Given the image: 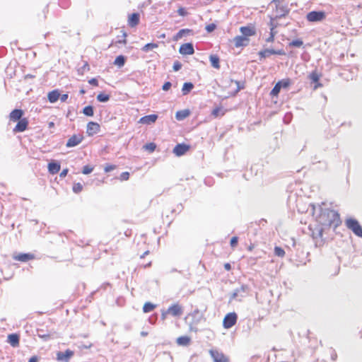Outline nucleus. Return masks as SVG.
Instances as JSON below:
<instances>
[{
	"label": "nucleus",
	"instance_id": "54",
	"mask_svg": "<svg viewBox=\"0 0 362 362\" xmlns=\"http://www.w3.org/2000/svg\"><path fill=\"white\" fill-rule=\"evenodd\" d=\"M69 172L67 168L64 169L59 174L60 177H65Z\"/></svg>",
	"mask_w": 362,
	"mask_h": 362
},
{
	"label": "nucleus",
	"instance_id": "21",
	"mask_svg": "<svg viewBox=\"0 0 362 362\" xmlns=\"http://www.w3.org/2000/svg\"><path fill=\"white\" fill-rule=\"evenodd\" d=\"M74 355V351L69 349L64 352L59 351L57 354L58 361H68Z\"/></svg>",
	"mask_w": 362,
	"mask_h": 362
},
{
	"label": "nucleus",
	"instance_id": "27",
	"mask_svg": "<svg viewBox=\"0 0 362 362\" xmlns=\"http://www.w3.org/2000/svg\"><path fill=\"white\" fill-rule=\"evenodd\" d=\"M209 60L211 64V66L214 68H215L216 69H220V59L217 55H215V54L210 55Z\"/></svg>",
	"mask_w": 362,
	"mask_h": 362
},
{
	"label": "nucleus",
	"instance_id": "30",
	"mask_svg": "<svg viewBox=\"0 0 362 362\" xmlns=\"http://www.w3.org/2000/svg\"><path fill=\"white\" fill-rule=\"evenodd\" d=\"M156 305L151 302H146L143 306L144 313H150L156 308Z\"/></svg>",
	"mask_w": 362,
	"mask_h": 362
},
{
	"label": "nucleus",
	"instance_id": "52",
	"mask_svg": "<svg viewBox=\"0 0 362 362\" xmlns=\"http://www.w3.org/2000/svg\"><path fill=\"white\" fill-rule=\"evenodd\" d=\"M88 83L93 86H98V81L96 78H93L88 81Z\"/></svg>",
	"mask_w": 362,
	"mask_h": 362
},
{
	"label": "nucleus",
	"instance_id": "38",
	"mask_svg": "<svg viewBox=\"0 0 362 362\" xmlns=\"http://www.w3.org/2000/svg\"><path fill=\"white\" fill-rule=\"evenodd\" d=\"M274 254L278 257H284L286 253L285 251L281 247L276 246L274 247Z\"/></svg>",
	"mask_w": 362,
	"mask_h": 362
},
{
	"label": "nucleus",
	"instance_id": "14",
	"mask_svg": "<svg viewBox=\"0 0 362 362\" xmlns=\"http://www.w3.org/2000/svg\"><path fill=\"white\" fill-rule=\"evenodd\" d=\"M179 52L182 55H191L194 53L193 45L192 43L182 44L179 49Z\"/></svg>",
	"mask_w": 362,
	"mask_h": 362
},
{
	"label": "nucleus",
	"instance_id": "22",
	"mask_svg": "<svg viewBox=\"0 0 362 362\" xmlns=\"http://www.w3.org/2000/svg\"><path fill=\"white\" fill-rule=\"evenodd\" d=\"M259 54L262 57H267L272 54L283 55V54H284V52L282 49L274 50V49H266L260 51Z\"/></svg>",
	"mask_w": 362,
	"mask_h": 362
},
{
	"label": "nucleus",
	"instance_id": "57",
	"mask_svg": "<svg viewBox=\"0 0 362 362\" xmlns=\"http://www.w3.org/2000/svg\"><path fill=\"white\" fill-rule=\"evenodd\" d=\"M38 361V357L37 356H33L31 358H30L28 362H37Z\"/></svg>",
	"mask_w": 362,
	"mask_h": 362
},
{
	"label": "nucleus",
	"instance_id": "63",
	"mask_svg": "<svg viewBox=\"0 0 362 362\" xmlns=\"http://www.w3.org/2000/svg\"><path fill=\"white\" fill-rule=\"evenodd\" d=\"M80 93H81V94H83V93H85V90H80Z\"/></svg>",
	"mask_w": 362,
	"mask_h": 362
},
{
	"label": "nucleus",
	"instance_id": "35",
	"mask_svg": "<svg viewBox=\"0 0 362 362\" xmlns=\"http://www.w3.org/2000/svg\"><path fill=\"white\" fill-rule=\"evenodd\" d=\"M143 148L148 152L153 153L156 148V144L153 142L148 143L145 144Z\"/></svg>",
	"mask_w": 362,
	"mask_h": 362
},
{
	"label": "nucleus",
	"instance_id": "50",
	"mask_svg": "<svg viewBox=\"0 0 362 362\" xmlns=\"http://www.w3.org/2000/svg\"><path fill=\"white\" fill-rule=\"evenodd\" d=\"M170 87H171V83L169 81L165 82L163 86V90L165 91H167L170 88Z\"/></svg>",
	"mask_w": 362,
	"mask_h": 362
},
{
	"label": "nucleus",
	"instance_id": "41",
	"mask_svg": "<svg viewBox=\"0 0 362 362\" xmlns=\"http://www.w3.org/2000/svg\"><path fill=\"white\" fill-rule=\"evenodd\" d=\"M303 42L301 40L297 39V40H294L292 42H291L289 43V46L290 47H301L303 45Z\"/></svg>",
	"mask_w": 362,
	"mask_h": 362
},
{
	"label": "nucleus",
	"instance_id": "32",
	"mask_svg": "<svg viewBox=\"0 0 362 362\" xmlns=\"http://www.w3.org/2000/svg\"><path fill=\"white\" fill-rule=\"evenodd\" d=\"M193 87L194 86L192 83H185L182 88V94L187 95L192 90Z\"/></svg>",
	"mask_w": 362,
	"mask_h": 362
},
{
	"label": "nucleus",
	"instance_id": "62",
	"mask_svg": "<svg viewBox=\"0 0 362 362\" xmlns=\"http://www.w3.org/2000/svg\"><path fill=\"white\" fill-rule=\"evenodd\" d=\"M254 248V245H251L248 247V250L252 251Z\"/></svg>",
	"mask_w": 362,
	"mask_h": 362
},
{
	"label": "nucleus",
	"instance_id": "51",
	"mask_svg": "<svg viewBox=\"0 0 362 362\" xmlns=\"http://www.w3.org/2000/svg\"><path fill=\"white\" fill-rule=\"evenodd\" d=\"M215 28H216V25L214 23L209 24V25H206V30L208 32H212Z\"/></svg>",
	"mask_w": 362,
	"mask_h": 362
},
{
	"label": "nucleus",
	"instance_id": "26",
	"mask_svg": "<svg viewBox=\"0 0 362 362\" xmlns=\"http://www.w3.org/2000/svg\"><path fill=\"white\" fill-rule=\"evenodd\" d=\"M189 115H190V111L188 109L179 110L175 114V118L178 121H181V120H183L184 119L187 118V117H189Z\"/></svg>",
	"mask_w": 362,
	"mask_h": 362
},
{
	"label": "nucleus",
	"instance_id": "61",
	"mask_svg": "<svg viewBox=\"0 0 362 362\" xmlns=\"http://www.w3.org/2000/svg\"><path fill=\"white\" fill-rule=\"evenodd\" d=\"M48 126L49 128H52L54 127V123L53 122H49Z\"/></svg>",
	"mask_w": 362,
	"mask_h": 362
},
{
	"label": "nucleus",
	"instance_id": "8",
	"mask_svg": "<svg viewBox=\"0 0 362 362\" xmlns=\"http://www.w3.org/2000/svg\"><path fill=\"white\" fill-rule=\"evenodd\" d=\"M13 259L21 262H27L35 259V256L33 253H18L13 255Z\"/></svg>",
	"mask_w": 362,
	"mask_h": 362
},
{
	"label": "nucleus",
	"instance_id": "16",
	"mask_svg": "<svg viewBox=\"0 0 362 362\" xmlns=\"http://www.w3.org/2000/svg\"><path fill=\"white\" fill-rule=\"evenodd\" d=\"M24 115V112L21 109H15L9 114V120L13 122H16L21 119Z\"/></svg>",
	"mask_w": 362,
	"mask_h": 362
},
{
	"label": "nucleus",
	"instance_id": "15",
	"mask_svg": "<svg viewBox=\"0 0 362 362\" xmlns=\"http://www.w3.org/2000/svg\"><path fill=\"white\" fill-rule=\"evenodd\" d=\"M233 41L235 47H240L248 45L250 39H247L243 35H237L233 38Z\"/></svg>",
	"mask_w": 362,
	"mask_h": 362
},
{
	"label": "nucleus",
	"instance_id": "25",
	"mask_svg": "<svg viewBox=\"0 0 362 362\" xmlns=\"http://www.w3.org/2000/svg\"><path fill=\"white\" fill-rule=\"evenodd\" d=\"M60 165L57 162H50L48 164V170L50 174L54 175L60 170Z\"/></svg>",
	"mask_w": 362,
	"mask_h": 362
},
{
	"label": "nucleus",
	"instance_id": "43",
	"mask_svg": "<svg viewBox=\"0 0 362 362\" xmlns=\"http://www.w3.org/2000/svg\"><path fill=\"white\" fill-rule=\"evenodd\" d=\"M93 170V167H92L89 165H87L83 166V170H82V173L84 175H88V174H90V173H92Z\"/></svg>",
	"mask_w": 362,
	"mask_h": 362
},
{
	"label": "nucleus",
	"instance_id": "18",
	"mask_svg": "<svg viewBox=\"0 0 362 362\" xmlns=\"http://www.w3.org/2000/svg\"><path fill=\"white\" fill-rule=\"evenodd\" d=\"M100 131V125L94 122H90L87 124L86 133L88 136H93Z\"/></svg>",
	"mask_w": 362,
	"mask_h": 362
},
{
	"label": "nucleus",
	"instance_id": "10",
	"mask_svg": "<svg viewBox=\"0 0 362 362\" xmlns=\"http://www.w3.org/2000/svg\"><path fill=\"white\" fill-rule=\"evenodd\" d=\"M83 136L81 134L72 135L66 142V147H74L78 145L83 139Z\"/></svg>",
	"mask_w": 362,
	"mask_h": 362
},
{
	"label": "nucleus",
	"instance_id": "60",
	"mask_svg": "<svg viewBox=\"0 0 362 362\" xmlns=\"http://www.w3.org/2000/svg\"><path fill=\"white\" fill-rule=\"evenodd\" d=\"M284 0H272V2L276 4V6H279L281 2H283Z\"/></svg>",
	"mask_w": 362,
	"mask_h": 362
},
{
	"label": "nucleus",
	"instance_id": "9",
	"mask_svg": "<svg viewBox=\"0 0 362 362\" xmlns=\"http://www.w3.org/2000/svg\"><path fill=\"white\" fill-rule=\"evenodd\" d=\"M190 149V146L185 144H178L173 148V153L177 156L185 154Z\"/></svg>",
	"mask_w": 362,
	"mask_h": 362
},
{
	"label": "nucleus",
	"instance_id": "59",
	"mask_svg": "<svg viewBox=\"0 0 362 362\" xmlns=\"http://www.w3.org/2000/svg\"><path fill=\"white\" fill-rule=\"evenodd\" d=\"M82 69L83 71H88L90 69L88 64L86 62L83 66Z\"/></svg>",
	"mask_w": 362,
	"mask_h": 362
},
{
	"label": "nucleus",
	"instance_id": "36",
	"mask_svg": "<svg viewBox=\"0 0 362 362\" xmlns=\"http://www.w3.org/2000/svg\"><path fill=\"white\" fill-rule=\"evenodd\" d=\"M83 113L86 116H93L94 113L93 107L91 105L86 106L83 110Z\"/></svg>",
	"mask_w": 362,
	"mask_h": 362
},
{
	"label": "nucleus",
	"instance_id": "2",
	"mask_svg": "<svg viewBox=\"0 0 362 362\" xmlns=\"http://www.w3.org/2000/svg\"><path fill=\"white\" fill-rule=\"evenodd\" d=\"M345 225L351 230L356 235L362 237V227L358 221L353 218H349L345 221Z\"/></svg>",
	"mask_w": 362,
	"mask_h": 362
},
{
	"label": "nucleus",
	"instance_id": "29",
	"mask_svg": "<svg viewBox=\"0 0 362 362\" xmlns=\"http://www.w3.org/2000/svg\"><path fill=\"white\" fill-rule=\"evenodd\" d=\"M190 342V338L187 336H182L177 339V343L181 346H187Z\"/></svg>",
	"mask_w": 362,
	"mask_h": 362
},
{
	"label": "nucleus",
	"instance_id": "53",
	"mask_svg": "<svg viewBox=\"0 0 362 362\" xmlns=\"http://www.w3.org/2000/svg\"><path fill=\"white\" fill-rule=\"evenodd\" d=\"M168 315H170L168 310H163L161 313V319L163 320H165L166 319Z\"/></svg>",
	"mask_w": 362,
	"mask_h": 362
},
{
	"label": "nucleus",
	"instance_id": "55",
	"mask_svg": "<svg viewBox=\"0 0 362 362\" xmlns=\"http://www.w3.org/2000/svg\"><path fill=\"white\" fill-rule=\"evenodd\" d=\"M68 98H69L68 94H63V95L60 94L59 99L61 100L62 102H65V101H66Z\"/></svg>",
	"mask_w": 362,
	"mask_h": 362
},
{
	"label": "nucleus",
	"instance_id": "33",
	"mask_svg": "<svg viewBox=\"0 0 362 362\" xmlns=\"http://www.w3.org/2000/svg\"><path fill=\"white\" fill-rule=\"evenodd\" d=\"M125 62L126 58L122 55H119L117 57L116 59H115V64H116L119 67H122L125 64Z\"/></svg>",
	"mask_w": 362,
	"mask_h": 362
},
{
	"label": "nucleus",
	"instance_id": "58",
	"mask_svg": "<svg viewBox=\"0 0 362 362\" xmlns=\"http://www.w3.org/2000/svg\"><path fill=\"white\" fill-rule=\"evenodd\" d=\"M224 268L227 271H230L231 269V265L230 263H225L224 264Z\"/></svg>",
	"mask_w": 362,
	"mask_h": 362
},
{
	"label": "nucleus",
	"instance_id": "11",
	"mask_svg": "<svg viewBox=\"0 0 362 362\" xmlns=\"http://www.w3.org/2000/svg\"><path fill=\"white\" fill-rule=\"evenodd\" d=\"M17 122H18V123L16 124V127L13 129V132L14 133L23 132L28 129V119L27 118L23 117Z\"/></svg>",
	"mask_w": 362,
	"mask_h": 362
},
{
	"label": "nucleus",
	"instance_id": "24",
	"mask_svg": "<svg viewBox=\"0 0 362 362\" xmlns=\"http://www.w3.org/2000/svg\"><path fill=\"white\" fill-rule=\"evenodd\" d=\"M59 97L60 93L57 89L53 90L47 93V99L51 103L57 102L59 99Z\"/></svg>",
	"mask_w": 362,
	"mask_h": 362
},
{
	"label": "nucleus",
	"instance_id": "7",
	"mask_svg": "<svg viewBox=\"0 0 362 362\" xmlns=\"http://www.w3.org/2000/svg\"><path fill=\"white\" fill-rule=\"evenodd\" d=\"M209 354L214 362H229L228 358L218 350L211 349Z\"/></svg>",
	"mask_w": 362,
	"mask_h": 362
},
{
	"label": "nucleus",
	"instance_id": "28",
	"mask_svg": "<svg viewBox=\"0 0 362 362\" xmlns=\"http://www.w3.org/2000/svg\"><path fill=\"white\" fill-rule=\"evenodd\" d=\"M225 113L226 110L221 106L215 107L211 112V115L214 117L223 116Z\"/></svg>",
	"mask_w": 362,
	"mask_h": 362
},
{
	"label": "nucleus",
	"instance_id": "31",
	"mask_svg": "<svg viewBox=\"0 0 362 362\" xmlns=\"http://www.w3.org/2000/svg\"><path fill=\"white\" fill-rule=\"evenodd\" d=\"M229 83H230V86L233 83L236 86V88L234 90V91H233L231 93H228V96H233L239 92V90L242 88V87L240 86V83L237 81L230 80Z\"/></svg>",
	"mask_w": 362,
	"mask_h": 362
},
{
	"label": "nucleus",
	"instance_id": "19",
	"mask_svg": "<svg viewBox=\"0 0 362 362\" xmlns=\"http://www.w3.org/2000/svg\"><path fill=\"white\" fill-rule=\"evenodd\" d=\"M7 342L13 347H18L20 344V336L18 334H10L7 337Z\"/></svg>",
	"mask_w": 362,
	"mask_h": 362
},
{
	"label": "nucleus",
	"instance_id": "45",
	"mask_svg": "<svg viewBox=\"0 0 362 362\" xmlns=\"http://www.w3.org/2000/svg\"><path fill=\"white\" fill-rule=\"evenodd\" d=\"M190 32H191V30H189V29H182L177 33L176 37H177V38H181L184 34L189 33Z\"/></svg>",
	"mask_w": 362,
	"mask_h": 362
},
{
	"label": "nucleus",
	"instance_id": "6",
	"mask_svg": "<svg viewBox=\"0 0 362 362\" xmlns=\"http://www.w3.org/2000/svg\"><path fill=\"white\" fill-rule=\"evenodd\" d=\"M240 31L243 37L250 39V37L256 35L255 26L252 24L240 28Z\"/></svg>",
	"mask_w": 362,
	"mask_h": 362
},
{
	"label": "nucleus",
	"instance_id": "1",
	"mask_svg": "<svg viewBox=\"0 0 362 362\" xmlns=\"http://www.w3.org/2000/svg\"><path fill=\"white\" fill-rule=\"evenodd\" d=\"M318 221L322 226L334 229H336L341 223L339 214L336 211L328 209L321 211Z\"/></svg>",
	"mask_w": 362,
	"mask_h": 362
},
{
	"label": "nucleus",
	"instance_id": "34",
	"mask_svg": "<svg viewBox=\"0 0 362 362\" xmlns=\"http://www.w3.org/2000/svg\"><path fill=\"white\" fill-rule=\"evenodd\" d=\"M281 89V87L280 83L277 82L276 83V85L274 86V87L273 88V89L271 90L270 95L272 96L277 97Z\"/></svg>",
	"mask_w": 362,
	"mask_h": 362
},
{
	"label": "nucleus",
	"instance_id": "12",
	"mask_svg": "<svg viewBox=\"0 0 362 362\" xmlns=\"http://www.w3.org/2000/svg\"><path fill=\"white\" fill-rule=\"evenodd\" d=\"M168 310L169 314L173 317H180L183 313V308L178 303L173 304L168 308Z\"/></svg>",
	"mask_w": 362,
	"mask_h": 362
},
{
	"label": "nucleus",
	"instance_id": "44",
	"mask_svg": "<svg viewBox=\"0 0 362 362\" xmlns=\"http://www.w3.org/2000/svg\"><path fill=\"white\" fill-rule=\"evenodd\" d=\"M312 236H313V238H322V236H323V228H320L318 230L317 233L313 232Z\"/></svg>",
	"mask_w": 362,
	"mask_h": 362
},
{
	"label": "nucleus",
	"instance_id": "5",
	"mask_svg": "<svg viewBox=\"0 0 362 362\" xmlns=\"http://www.w3.org/2000/svg\"><path fill=\"white\" fill-rule=\"evenodd\" d=\"M187 318L191 320L190 322H189L190 330L196 332L197 330V325L201 320V316L199 315L197 312H194L192 313H189L187 315Z\"/></svg>",
	"mask_w": 362,
	"mask_h": 362
},
{
	"label": "nucleus",
	"instance_id": "47",
	"mask_svg": "<svg viewBox=\"0 0 362 362\" xmlns=\"http://www.w3.org/2000/svg\"><path fill=\"white\" fill-rule=\"evenodd\" d=\"M238 238L236 236H234L230 240V246L232 247H235L238 245Z\"/></svg>",
	"mask_w": 362,
	"mask_h": 362
},
{
	"label": "nucleus",
	"instance_id": "4",
	"mask_svg": "<svg viewBox=\"0 0 362 362\" xmlns=\"http://www.w3.org/2000/svg\"><path fill=\"white\" fill-rule=\"evenodd\" d=\"M326 18L325 12L320 11H310L306 15V19L309 22H318L322 21Z\"/></svg>",
	"mask_w": 362,
	"mask_h": 362
},
{
	"label": "nucleus",
	"instance_id": "13",
	"mask_svg": "<svg viewBox=\"0 0 362 362\" xmlns=\"http://www.w3.org/2000/svg\"><path fill=\"white\" fill-rule=\"evenodd\" d=\"M321 76L322 74L318 73L317 70H314L310 74L309 78L313 83H315V89L322 86V83H320Z\"/></svg>",
	"mask_w": 362,
	"mask_h": 362
},
{
	"label": "nucleus",
	"instance_id": "40",
	"mask_svg": "<svg viewBox=\"0 0 362 362\" xmlns=\"http://www.w3.org/2000/svg\"><path fill=\"white\" fill-rule=\"evenodd\" d=\"M110 99V95L105 93H99L97 96V100L100 102H106Z\"/></svg>",
	"mask_w": 362,
	"mask_h": 362
},
{
	"label": "nucleus",
	"instance_id": "3",
	"mask_svg": "<svg viewBox=\"0 0 362 362\" xmlns=\"http://www.w3.org/2000/svg\"><path fill=\"white\" fill-rule=\"evenodd\" d=\"M238 320V315L235 313H229L226 315L223 320V326L225 329H230L234 326Z\"/></svg>",
	"mask_w": 362,
	"mask_h": 362
},
{
	"label": "nucleus",
	"instance_id": "37",
	"mask_svg": "<svg viewBox=\"0 0 362 362\" xmlns=\"http://www.w3.org/2000/svg\"><path fill=\"white\" fill-rule=\"evenodd\" d=\"M280 83L281 87L283 88H287L291 84V81L290 78H284L281 81H278Z\"/></svg>",
	"mask_w": 362,
	"mask_h": 362
},
{
	"label": "nucleus",
	"instance_id": "46",
	"mask_svg": "<svg viewBox=\"0 0 362 362\" xmlns=\"http://www.w3.org/2000/svg\"><path fill=\"white\" fill-rule=\"evenodd\" d=\"M129 177V173L128 172H124L120 175L119 180L121 181L127 180Z\"/></svg>",
	"mask_w": 362,
	"mask_h": 362
},
{
	"label": "nucleus",
	"instance_id": "49",
	"mask_svg": "<svg viewBox=\"0 0 362 362\" xmlns=\"http://www.w3.org/2000/svg\"><path fill=\"white\" fill-rule=\"evenodd\" d=\"M177 13L181 16H185L187 15V11L183 7L179 8L178 10H177Z\"/></svg>",
	"mask_w": 362,
	"mask_h": 362
},
{
	"label": "nucleus",
	"instance_id": "42",
	"mask_svg": "<svg viewBox=\"0 0 362 362\" xmlns=\"http://www.w3.org/2000/svg\"><path fill=\"white\" fill-rule=\"evenodd\" d=\"M72 189L75 193H79L83 190V185L80 182L74 183Z\"/></svg>",
	"mask_w": 362,
	"mask_h": 362
},
{
	"label": "nucleus",
	"instance_id": "48",
	"mask_svg": "<svg viewBox=\"0 0 362 362\" xmlns=\"http://www.w3.org/2000/svg\"><path fill=\"white\" fill-rule=\"evenodd\" d=\"M181 67H182V64L180 62L176 61L174 62L173 68L175 71L180 70L181 69Z\"/></svg>",
	"mask_w": 362,
	"mask_h": 362
},
{
	"label": "nucleus",
	"instance_id": "20",
	"mask_svg": "<svg viewBox=\"0 0 362 362\" xmlns=\"http://www.w3.org/2000/svg\"><path fill=\"white\" fill-rule=\"evenodd\" d=\"M140 16L138 13H134L128 17V25L132 27H136L139 23Z\"/></svg>",
	"mask_w": 362,
	"mask_h": 362
},
{
	"label": "nucleus",
	"instance_id": "39",
	"mask_svg": "<svg viewBox=\"0 0 362 362\" xmlns=\"http://www.w3.org/2000/svg\"><path fill=\"white\" fill-rule=\"evenodd\" d=\"M158 46V44L156 43H148L143 47L142 50L144 52H148L150 49L157 48Z\"/></svg>",
	"mask_w": 362,
	"mask_h": 362
},
{
	"label": "nucleus",
	"instance_id": "56",
	"mask_svg": "<svg viewBox=\"0 0 362 362\" xmlns=\"http://www.w3.org/2000/svg\"><path fill=\"white\" fill-rule=\"evenodd\" d=\"M112 170H113V165H107L104 168V170L107 173L110 172Z\"/></svg>",
	"mask_w": 362,
	"mask_h": 362
},
{
	"label": "nucleus",
	"instance_id": "64",
	"mask_svg": "<svg viewBox=\"0 0 362 362\" xmlns=\"http://www.w3.org/2000/svg\"><path fill=\"white\" fill-rule=\"evenodd\" d=\"M146 334H147V333L142 332L143 336H146Z\"/></svg>",
	"mask_w": 362,
	"mask_h": 362
},
{
	"label": "nucleus",
	"instance_id": "17",
	"mask_svg": "<svg viewBox=\"0 0 362 362\" xmlns=\"http://www.w3.org/2000/svg\"><path fill=\"white\" fill-rule=\"evenodd\" d=\"M158 119V115L156 114H152L149 115H146L139 119V123L142 124L149 125L156 122Z\"/></svg>",
	"mask_w": 362,
	"mask_h": 362
},
{
	"label": "nucleus",
	"instance_id": "23",
	"mask_svg": "<svg viewBox=\"0 0 362 362\" xmlns=\"http://www.w3.org/2000/svg\"><path fill=\"white\" fill-rule=\"evenodd\" d=\"M269 27H270V35L266 39L267 42H273L274 41L275 35H276V25L274 23L273 19L269 23Z\"/></svg>",
	"mask_w": 362,
	"mask_h": 362
}]
</instances>
